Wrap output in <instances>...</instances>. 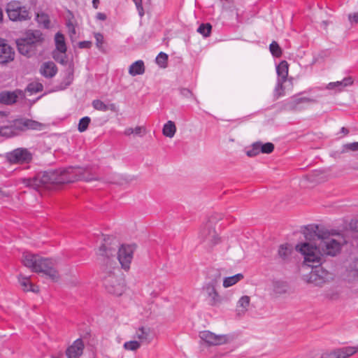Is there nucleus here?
<instances>
[{"label":"nucleus","instance_id":"a878e982","mask_svg":"<svg viewBox=\"0 0 358 358\" xmlns=\"http://www.w3.org/2000/svg\"><path fill=\"white\" fill-rule=\"evenodd\" d=\"M145 72L144 62L142 60H138L134 62L129 69V73L135 76L137 75H142Z\"/></svg>","mask_w":358,"mask_h":358},{"label":"nucleus","instance_id":"58836bf2","mask_svg":"<svg viewBox=\"0 0 358 358\" xmlns=\"http://www.w3.org/2000/svg\"><path fill=\"white\" fill-rule=\"evenodd\" d=\"M43 89V85L39 83H31L27 86V90L31 93L41 92Z\"/></svg>","mask_w":358,"mask_h":358},{"label":"nucleus","instance_id":"7c9ffc66","mask_svg":"<svg viewBox=\"0 0 358 358\" xmlns=\"http://www.w3.org/2000/svg\"><path fill=\"white\" fill-rule=\"evenodd\" d=\"M260 152V142H256L252 145L251 148L248 149V150L246 151V155L248 157H252L257 156Z\"/></svg>","mask_w":358,"mask_h":358},{"label":"nucleus","instance_id":"4468645a","mask_svg":"<svg viewBox=\"0 0 358 358\" xmlns=\"http://www.w3.org/2000/svg\"><path fill=\"white\" fill-rule=\"evenodd\" d=\"M85 345L80 338L76 340L66 350L68 358H80L83 353Z\"/></svg>","mask_w":358,"mask_h":358},{"label":"nucleus","instance_id":"dca6fc26","mask_svg":"<svg viewBox=\"0 0 358 358\" xmlns=\"http://www.w3.org/2000/svg\"><path fill=\"white\" fill-rule=\"evenodd\" d=\"M134 338H138L140 343H150L153 339V334L150 327H141L136 330Z\"/></svg>","mask_w":358,"mask_h":358},{"label":"nucleus","instance_id":"ea45409f","mask_svg":"<svg viewBox=\"0 0 358 358\" xmlns=\"http://www.w3.org/2000/svg\"><path fill=\"white\" fill-rule=\"evenodd\" d=\"M287 291L286 285L280 282H275L273 284V292L276 294H283L285 293Z\"/></svg>","mask_w":358,"mask_h":358},{"label":"nucleus","instance_id":"39448f33","mask_svg":"<svg viewBox=\"0 0 358 358\" xmlns=\"http://www.w3.org/2000/svg\"><path fill=\"white\" fill-rule=\"evenodd\" d=\"M43 41V34L40 31H29L24 37L17 40V50L20 54L31 57L35 54L36 48Z\"/></svg>","mask_w":358,"mask_h":358},{"label":"nucleus","instance_id":"c756f323","mask_svg":"<svg viewBox=\"0 0 358 358\" xmlns=\"http://www.w3.org/2000/svg\"><path fill=\"white\" fill-rule=\"evenodd\" d=\"M243 278V275L242 273H238L233 276L227 277L223 280V286L224 287H229L238 282L241 280Z\"/></svg>","mask_w":358,"mask_h":358},{"label":"nucleus","instance_id":"72a5a7b5","mask_svg":"<svg viewBox=\"0 0 358 358\" xmlns=\"http://www.w3.org/2000/svg\"><path fill=\"white\" fill-rule=\"evenodd\" d=\"M126 350L136 351L141 347V343L138 341H130L125 342L123 345Z\"/></svg>","mask_w":358,"mask_h":358},{"label":"nucleus","instance_id":"7ed1b4c3","mask_svg":"<svg viewBox=\"0 0 358 358\" xmlns=\"http://www.w3.org/2000/svg\"><path fill=\"white\" fill-rule=\"evenodd\" d=\"M118 248L117 259L124 270H128L133 259L135 246L131 245H122L120 247L118 241L113 237L104 238V243L99 248L97 255L102 258L101 261L108 264L110 257H113Z\"/></svg>","mask_w":358,"mask_h":358},{"label":"nucleus","instance_id":"79ce46f5","mask_svg":"<svg viewBox=\"0 0 358 358\" xmlns=\"http://www.w3.org/2000/svg\"><path fill=\"white\" fill-rule=\"evenodd\" d=\"M13 134V129L10 127H2L0 128V136L10 137Z\"/></svg>","mask_w":358,"mask_h":358},{"label":"nucleus","instance_id":"13d9d810","mask_svg":"<svg viewBox=\"0 0 358 358\" xmlns=\"http://www.w3.org/2000/svg\"><path fill=\"white\" fill-rule=\"evenodd\" d=\"M124 135L130 136L134 134V129L131 127L127 128L124 131Z\"/></svg>","mask_w":358,"mask_h":358},{"label":"nucleus","instance_id":"bf43d9fd","mask_svg":"<svg viewBox=\"0 0 358 358\" xmlns=\"http://www.w3.org/2000/svg\"><path fill=\"white\" fill-rule=\"evenodd\" d=\"M96 17L100 20H105L106 19V15L104 13H97Z\"/></svg>","mask_w":358,"mask_h":358},{"label":"nucleus","instance_id":"f8f14e48","mask_svg":"<svg viewBox=\"0 0 358 358\" xmlns=\"http://www.w3.org/2000/svg\"><path fill=\"white\" fill-rule=\"evenodd\" d=\"M14 59L15 51L13 48L7 43L6 40L0 38V64H8L13 61Z\"/></svg>","mask_w":358,"mask_h":358},{"label":"nucleus","instance_id":"09e8293b","mask_svg":"<svg viewBox=\"0 0 358 358\" xmlns=\"http://www.w3.org/2000/svg\"><path fill=\"white\" fill-rule=\"evenodd\" d=\"M327 297L331 300L337 299L339 296L338 291H329L326 294Z\"/></svg>","mask_w":358,"mask_h":358},{"label":"nucleus","instance_id":"bb28decb","mask_svg":"<svg viewBox=\"0 0 358 358\" xmlns=\"http://www.w3.org/2000/svg\"><path fill=\"white\" fill-rule=\"evenodd\" d=\"M288 69L289 65L286 61L283 60L280 62L276 67V71L278 76V79L282 80V81H286L288 76Z\"/></svg>","mask_w":358,"mask_h":358},{"label":"nucleus","instance_id":"a19ab883","mask_svg":"<svg viewBox=\"0 0 358 358\" xmlns=\"http://www.w3.org/2000/svg\"><path fill=\"white\" fill-rule=\"evenodd\" d=\"M261 152L269 154L274 150V145L272 143H266L264 144L260 142Z\"/></svg>","mask_w":358,"mask_h":358},{"label":"nucleus","instance_id":"473e14b6","mask_svg":"<svg viewBox=\"0 0 358 358\" xmlns=\"http://www.w3.org/2000/svg\"><path fill=\"white\" fill-rule=\"evenodd\" d=\"M212 29V26L209 23L206 24H201L198 29L197 31L203 35L204 37H207L210 34Z\"/></svg>","mask_w":358,"mask_h":358},{"label":"nucleus","instance_id":"5fc2aeb1","mask_svg":"<svg viewBox=\"0 0 358 358\" xmlns=\"http://www.w3.org/2000/svg\"><path fill=\"white\" fill-rule=\"evenodd\" d=\"M180 94L185 97H189L192 95L191 91L186 88L181 89Z\"/></svg>","mask_w":358,"mask_h":358},{"label":"nucleus","instance_id":"423d86ee","mask_svg":"<svg viewBox=\"0 0 358 358\" xmlns=\"http://www.w3.org/2000/svg\"><path fill=\"white\" fill-rule=\"evenodd\" d=\"M6 13L12 21H24L31 18L29 10L21 3L13 1L6 6Z\"/></svg>","mask_w":358,"mask_h":358},{"label":"nucleus","instance_id":"680f3d73","mask_svg":"<svg viewBox=\"0 0 358 358\" xmlns=\"http://www.w3.org/2000/svg\"><path fill=\"white\" fill-rule=\"evenodd\" d=\"M341 132L343 134H344L345 135H347L348 133H349V131L348 129H346L345 127H342L341 128Z\"/></svg>","mask_w":358,"mask_h":358},{"label":"nucleus","instance_id":"69168bd1","mask_svg":"<svg viewBox=\"0 0 358 358\" xmlns=\"http://www.w3.org/2000/svg\"><path fill=\"white\" fill-rule=\"evenodd\" d=\"M52 358H59V357L52 356Z\"/></svg>","mask_w":358,"mask_h":358},{"label":"nucleus","instance_id":"603ef678","mask_svg":"<svg viewBox=\"0 0 358 358\" xmlns=\"http://www.w3.org/2000/svg\"><path fill=\"white\" fill-rule=\"evenodd\" d=\"M350 229L352 231L358 232V220H352L350 222Z\"/></svg>","mask_w":358,"mask_h":358},{"label":"nucleus","instance_id":"393cba45","mask_svg":"<svg viewBox=\"0 0 358 358\" xmlns=\"http://www.w3.org/2000/svg\"><path fill=\"white\" fill-rule=\"evenodd\" d=\"M352 83H353V81H352V78L348 77V78H345L341 81L329 83L327 85V88L328 90H334V89L336 88V89H338V91H341L343 90V88H344L345 87L351 85L352 84Z\"/></svg>","mask_w":358,"mask_h":358},{"label":"nucleus","instance_id":"3c124183","mask_svg":"<svg viewBox=\"0 0 358 358\" xmlns=\"http://www.w3.org/2000/svg\"><path fill=\"white\" fill-rule=\"evenodd\" d=\"M136 6V8L138 10L139 15L141 16L143 15V8L142 6V0H133Z\"/></svg>","mask_w":358,"mask_h":358},{"label":"nucleus","instance_id":"0e129e2a","mask_svg":"<svg viewBox=\"0 0 358 358\" xmlns=\"http://www.w3.org/2000/svg\"><path fill=\"white\" fill-rule=\"evenodd\" d=\"M3 20V11L1 8L0 7V22H1Z\"/></svg>","mask_w":358,"mask_h":358},{"label":"nucleus","instance_id":"b1692460","mask_svg":"<svg viewBox=\"0 0 358 358\" xmlns=\"http://www.w3.org/2000/svg\"><path fill=\"white\" fill-rule=\"evenodd\" d=\"M17 94L14 92L3 91L0 93V102L3 104L10 105L16 102Z\"/></svg>","mask_w":358,"mask_h":358},{"label":"nucleus","instance_id":"f704fd0d","mask_svg":"<svg viewBox=\"0 0 358 358\" xmlns=\"http://www.w3.org/2000/svg\"><path fill=\"white\" fill-rule=\"evenodd\" d=\"M168 55L161 52L156 57L157 64L162 68H166L167 66Z\"/></svg>","mask_w":358,"mask_h":358},{"label":"nucleus","instance_id":"6e6552de","mask_svg":"<svg viewBox=\"0 0 358 358\" xmlns=\"http://www.w3.org/2000/svg\"><path fill=\"white\" fill-rule=\"evenodd\" d=\"M199 338L208 345H221L229 343L232 336L229 334H215L210 331L199 333Z\"/></svg>","mask_w":358,"mask_h":358},{"label":"nucleus","instance_id":"a211bd4d","mask_svg":"<svg viewBox=\"0 0 358 358\" xmlns=\"http://www.w3.org/2000/svg\"><path fill=\"white\" fill-rule=\"evenodd\" d=\"M292 252V247L291 245L285 243L279 246L278 250V258L281 262H287L290 258Z\"/></svg>","mask_w":358,"mask_h":358},{"label":"nucleus","instance_id":"4be33fe9","mask_svg":"<svg viewBox=\"0 0 358 358\" xmlns=\"http://www.w3.org/2000/svg\"><path fill=\"white\" fill-rule=\"evenodd\" d=\"M18 280L24 291H31L34 293H37L39 292L38 287L32 284L30 281L29 278L20 275Z\"/></svg>","mask_w":358,"mask_h":358},{"label":"nucleus","instance_id":"aec40b11","mask_svg":"<svg viewBox=\"0 0 358 358\" xmlns=\"http://www.w3.org/2000/svg\"><path fill=\"white\" fill-rule=\"evenodd\" d=\"M92 106L95 110L100 111L111 110L113 112L117 111V107L115 103L106 104L99 99H96L92 101Z\"/></svg>","mask_w":358,"mask_h":358},{"label":"nucleus","instance_id":"de8ad7c7","mask_svg":"<svg viewBox=\"0 0 358 358\" xmlns=\"http://www.w3.org/2000/svg\"><path fill=\"white\" fill-rule=\"evenodd\" d=\"M145 133L146 129L144 127L138 126L134 129V134L136 136H143L145 134Z\"/></svg>","mask_w":358,"mask_h":358},{"label":"nucleus","instance_id":"1a4fd4ad","mask_svg":"<svg viewBox=\"0 0 358 358\" xmlns=\"http://www.w3.org/2000/svg\"><path fill=\"white\" fill-rule=\"evenodd\" d=\"M6 159L10 164H25L31 161L32 155L27 149L20 148L7 152Z\"/></svg>","mask_w":358,"mask_h":358},{"label":"nucleus","instance_id":"f03ea898","mask_svg":"<svg viewBox=\"0 0 358 358\" xmlns=\"http://www.w3.org/2000/svg\"><path fill=\"white\" fill-rule=\"evenodd\" d=\"M83 180L91 181L94 178L88 169L81 167H69L65 169L44 171L30 178H22L21 182L26 187L39 190L41 187L50 188L55 184H64Z\"/></svg>","mask_w":358,"mask_h":358},{"label":"nucleus","instance_id":"cd10ccee","mask_svg":"<svg viewBox=\"0 0 358 358\" xmlns=\"http://www.w3.org/2000/svg\"><path fill=\"white\" fill-rule=\"evenodd\" d=\"M56 49L57 51L66 52V45L65 43L64 36L60 32H57L55 36Z\"/></svg>","mask_w":358,"mask_h":358},{"label":"nucleus","instance_id":"4d7b16f0","mask_svg":"<svg viewBox=\"0 0 358 358\" xmlns=\"http://www.w3.org/2000/svg\"><path fill=\"white\" fill-rule=\"evenodd\" d=\"M68 74H69V75H68V78H67V79H68V82H67V83L66 84L65 87H66V86L69 85L71 83L72 80H73V72H72V70H71V69H69V73H68Z\"/></svg>","mask_w":358,"mask_h":358},{"label":"nucleus","instance_id":"20e7f679","mask_svg":"<svg viewBox=\"0 0 358 358\" xmlns=\"http://www.w3.org/2000/svg\"><path fill=\"white\" fill-rule=\"evenodd\" d=\"M22 262L24 266L36 273H43L52 280L57 281L59 275L55 268L56 261L43 258L38 255L25 252L22 255Z\"/></svg>","mask_w":358,"mask_h":358},{"label":"nucleus","instance_id":"2f4dec72","mask_svg":"<svg viewBox=\"0 0 358 358\" xmlns=\"http://www.w3.org/2000/svg\"><path fill=\"white\" fill-rule=\"evenodd\" d=\"M269 50L273 56L280 57L282 55V50L276 41H273L269 46Z\"/></svg>","mask_w":358,"mask_h":358},{"label":"nucleus","instance_id":"9d476101","mask_svg":"<svg viewBox=\"0 0 358 358\" xmlns=\"http://www.w3.org/2000/svg\"><path fill=\"white\" fill-rule=\"evenodd\" d=\"M311 271L308 281L316 286H322L323 284L334 280V275L323 268H317Z\"/></svg>","mask_w":358,"mask_h":358},{"label":"nucleus","instance_id":"338daca9","mask_svg":"<svg viewBox=\"0 0 358 358\" xmlns=\"http://www.w3.org/2000/svg\"><path fill=\"white\" fill-rule=\"evenodd\" d=\"M110 182L116 183L117 182L116 181H110Z\"/></svg>","mask_w":358,"mask_h":358},{"label":"nucleus","instance_id":"774afa93","mask_svg":"<svg viewBox=\"0 0 358 358\" xmlns=\"http://www.w3.org/2000/svg\"><path fill=\"white\" fill-rule=\"evenodd\" d=\"M2 114H3V113L1 111H0V115H2Z\"/></svg>","mask_w":358,"mask_h":358},{"label":"nucleus","instance_id":"6ab92c4d","mask_svg":"<svg viewBox=\"0 0 358 358\" xmlns=\"http://www.w3.org/2000/svg\"><path fill=\"white\" fill-rule=\"evenodd\" d=\"M15 127L20 129H40L42 124L36 121L31 120H20L15 122Z\"/></svg>","mask_w":358,"mask_h":358},{"label":"nucleus","instance_id":"a18cd8bd","mask_svg":"<svg viewBox=\"0 0 358 358\" xmlns=\"http://www.w3.org/2000/svg\"><path fill=\"white\" fill-rule=\"evenodd\" d=\"M66 27L68 29L69 34L70 38L73 40L76 34V28L71 20L66 22Z\"/></svg>","mask_w":358,"mask_h":358},{"label":"nucleus","instance_id":"0eeeda50","mask_svg":"<svg viewBox=\"0 0 358 358\" xmlns=\"http://www.w3.org/2000/svg\"><path fill=\"white\" fill-rule=\"evenodd\" d=\"M103 285L108 293L116 296H120L124 290L122 278L115 275L114 273H109L104 278Z\"/></svg>","mask_w":358,"mask_h":358},{"label":"nucleus","instance_id":"f257e3e1","mask_svg":"<svg viewBox=\"0 0 358 358\" xmlns=\"http://www.w3.org/2000/svg\"><path fill=\"white\" fill-rule=\"evenodd\" d=\"M308 242L299 243L296 250L301 253L305 264L314 268L320 265L325 256L334 257L341 250V243L334 238L337 234L334 231H329L316 224H309L302 229Z\"/></svg>","mask_w":358,"mask_h":358},{"label":"nucleus","instance_id":"e2e57ef3","mask_svg":"<svg viewBox=\"0 0 358 358\" xmlns=\"http://www.w3.org/2000/svg\"><path fill=\"white\" fill-rule=\"evenodd\" d=\"M220 1L222 2H224L225 3H227V4H231L233 1V0H220Z\"/></svg>","mask_w":358,"mask_h":358},{"label":"nucleus","instance_id":"5701e85b","mask_svg":"<svg viewBox=\"0 0 358 358\" xmlns=\"http://www.w3.org/2000/svg\"><path fill=\"white\" fill-rule=\"evenodd\" d=\"M250 303V298L248 296H241L237 302L236 311L238 314L244 315L248 309Z\"/></svg>","mask_w":358,"mask_h":358},{"label":"nucleus","instance_id":"ddd939ff","mask_svg":"<svg viewBox=\"0 0 358 358\" xmlns=\"http://www.w3.org/2000/svg\"><path fill=\"white\" fill-rule=\"evenodd\" d=\"M200 237L204 241H207L212 245L217 243L219 238L210 221L205 224L201 229Z\"/></svg>","mask_w":358,"mask_h":358},{"label":"nucleus","instance_id":"e433bc0d","mask_svg":"<svg viewBox=\"0 0 358 358\" xmlns=\"http://www.w3.org/2000/svg\"><path fill=\"white\" fill-rule=\"evenodd\" d=\"M90 118L89 117H84L81 118L78 123V129L80 132H83L87 130L89 124L90 123Z\"/></svg>","mask_w":358,"mask_h":358},{"label":"nucleus","instance_id":"c9c22d12","mask_svg":"<svg viewBox=\"0 0 358 358\" xmlns=\"http://www.w3.org/2000/svg\"><path fill=\"white\" fill-rule=\"evenodd\" d=\"M53 58L55 60L63 65L67 63L66 52H62L59 51H55L53 52Z\"/></svg>","mask_w":358,"mask_h":358},{"label":"nucleus","instance_id":"4c0bfd02","mask_svg":"<svg viewBox=\"0 0 358 358\" xmlns=\"http://www.w3.org/2000/svg\"><path fill=\"white\" fill-rule=\"evenodd\" d=\"M36 20L39 24H41L44 27H48L50 24V20L48 15L45 13H38L36 15Z\"/></svg>","mask_w":358,"mask_h":358},{"label":"nucleus","instance_id":"c03bdc74","mask_svg":"<svg viewBox=\"0 0 358 358\" xmlns=\"http://www.w3.org/2000/svg\"><path fill=\"white\" fill-rule=\"evenodd\" d=\"M285 81H282V80L278 79L277 85L275 88V95L277 98L280 97L283 94V83Z\"/></svg>","mask_w":358,"mask_h":358},{"label":"nucleus","instance_id":"412c9836","mask_svg":"<svg viewBox=\"0 0 358 358\" xmlns=\"http://www.w3.org/2000/svg\"><path fill=\"white\" fill-rule=\"evenodd\" d=\"M358 351L356 347H344L334 350L336 358H348L349 357L355 355Z\"/></svg>","mask_w":358,"mask_h":358},{"label":"nucleus","instance_id":"9b49d317","mask_svg":"<svg viewBox=\"0 0 358 358\" xmlns=\"http://www.w3.org/2000/svg\"><path fill=\"white\" fill-rule=\"evenodd\" d=\"M317 101L308 97L293 96L287 101L284 105L286 110H301L305 108V105L315 103Z\"/></svg>","mask_w":358,"mask_h":358},{"label":"nucleus","instance_id":"c85d7f7f","mask_svg":"<svg viewBox=\"0 0 358 358\" xmlns=\"http://www.w3.org/2000/svg\"><path fill=\"white\" fill-rule=\"evenodd\" d=\"M176 132V127L173 121H168L163 127V134L169 138H173Z\"/></svg>","mask_w":358,"mask_h":358},{"label":"nucleus","instance_id":"49530a36","mask_svg":"<svg viewBox=\"0 0 358 358\" xmlns=\"http://www.w3.org/2000/svg\"><path fill=\"white\" fill-rule=\"evenodd\" d=\"M94 38L96 39V45L99 49L102 48L103 44V36L100 33H95Z\"/></svg>","mask_w":358,"mask_h":358},{"label":"nucleus","instance_id":"6e6d98bb","mask_svg":"<svg viewBox=\"0 0 358 358\" xmlns=\"http://www.w3.org/2000/svg\"><path fill=\"white\" fill-rule=\"evenodd\" d=\"M320 358H336L334 351L323 354Z\"/></svg>","mask_w":358,"mask_h":358},{"label":"nucleus","instance_id":"8fccbe9b","mask_svg":"<svg viewBox=\"0 0 358 358\" xmlns=\"http://www.w3.org/2000/svg\"><path fill=\"white\" fill-rule=\"evenodd\" d=\"M348 20L352 24L354 23H358V13L349 14Z\"/></svg>","mask_w":358,"mask_h":358},{"label":"nucleus","instance_id":"2eb2a0df","mask_svg":"<svg viewBox=\"0 0 358 358\" xmlns=\"http://www.w3.org/2000/svg\"><path fill=\"white\" fill-rule=\"evenodd\" d=\"M203 289L206 293L208 303L210 306H215L221 303L222 298L216 291L213 283L210 282L206 285Z\"/></svg>","mask_w":358,"mask_h":358},{"label":"nucleus","instance_id":"052dcab7","mask_svg":"<svg viewBox=\"0 0 358 358\" xmlns=\"http://www.w3.org/2000/svg\"><path fill=\"white\" fill-rule=\"evenodd\" d=\"M99 4V0H92V5L94 8H97Z\"/></svg>","mask_w":358,"mask_h":358},{"label":"nucleus","instance_id":"f3484780","mask_svg":"<svg viewBox=\"0 0 358 358\" xmlns=\"http://www.w3.org/2000/svg\"><path fill=\"white\" fill-rule=\"evenodd\" d=\"M57 72V68L53 62H46L42 64L40 73L45 78H52Z\"/></svg>","mask_w":358,"mask_h":358},{"label":"nucleus","instance_id":"864d4df0","mask_svg":"<svg viewBox=\"0 0 358 358\" xmlns=\"http://www.w3.org/2000/svg\"><path fill=\"white\" fill-rule=\"evenodd\" d=\"M92 46V42L89 41H84L79 42L78 47L80 48H90Z\"/></svg>","mask_w":358,"mask_h":358},{"label":"nucleus","instance_id":"37998d69","mask_svg":"<svg viewBox=\"0 0 358 358\" xmlns=\"http://www.w3.org/2000/svg\"><path fill=\"white\" fill-rule=\"evenodd\" d=\"M348 150L357 151L358 150V142L347 143L343 145L341 152H345Z\"/></svg>","mask_w":358,"mask_h":358}]
</instances>
